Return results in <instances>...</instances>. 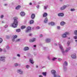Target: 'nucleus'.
I'll list each match as a JSON object with an SVG mask.
<instances>
[{
	"label": "nucleus",
	"mask_w": 77,
	"mask_h": 77,
	"mask_svg": "<svg viewBox=\"0 0 77 77\" xmlns=\"http://www.w3.org/2000/svg\"><path fill=\"white\" fill-rule=\"evenodd\" d=\"M14 20V22L13 23L11 24V26L14 28H16L18 26V21H17V17H14L13 18Z\"/></svg>",
	"instance_id": "obj_1"
},
{
	"label": "nucleus",
	"mask_w": 77,
	"mask_h": 77,
	"mask_svg": "<svg viewBox=\"0 0 77 77\" xmlns=\"http://www.w3.org/2000/svg\"><path fill=\"white\" fill-rule=\"evenodd\" d=\"M69 34V32H65V34H63L62 35V38H66V35H68Z\"/></svg>",
	"instance_id": "obj_2"
},
{
	"label": "nucleus",
	"mask_w": 77,
	"mask_h": 77,
	"mask_svg": "<svg viewBox=\"0 0 77 77\" xmlns=\"http://www.w3.org/2000/svg\"><path fill=\"white\" fill-rule=\"evenodd\" d=\"M27 30H26L25 32L26 33H28L29 32V30H31V27L30 26H28L26 28Z\"/></svg>",
	"instance_id": "obj_3"
},
{
	"label": "nucleus",
	"mask_w": 77,
	"mask_h": 77,
	"mask_svg": "<svg viewBox=\"0 0 77 77\" xmlns=\"http://www.w3.org/2000/svg\"><path fill=\"white\" fill-rule=\"evenodd\" d=\"M66 7H67V6L64 5L63 7L60 8V10H61V11L62 10H64Z\"/></svg>",
	"instance_id": "obj_4"
},
{
	"label": "nucleus",
	"mask_w": 77,
	"mask_h": 77,
	"mask_svg": "<svg viewBox=\"0 0 77 77\" xmlns=\"http://www.w3.org/2000/svg\"><path fill=\"white\" fill-rule=\"evenodd\" d=\"M59 46L60 47V48L61 49L62 53H64V51H63V48H62V46L60 45H59Z\"/></svg>",
	"instance_id": "obj_5"
},
{
	"label": "nucleus",
	"mask_w": 77,
	"mask_h": 77,
	"mask_svg": "<svg viewBox=\"0 0 77 77\" xmlns=\"http://www.w3.org/2000/svg\"><path fill=\"white\" fill-rule=\"evenodd\" d=\"M71 57L72 59H75V58H76V56H75V54H74L72 55Z\"/></svg>",
	"instance_id": "obj_6"
},
{
	"label": "nucleus",
	"mask_w": 77,
	"mask_h": 77,
	"mask_svg": "<svg viewBox=\"0 0 77 77\" xmlns=\"http://www.w3.org/2000/svg\"><path fill=\"white\" fill-rule=\"evenodd\" d=\"M35 38H33V39H30L29 42H33L34 41H35Z\"/></svg>",
	"instance_id": "obj_7"
},
{
	"label": "nucleus",
	"mask_w": 77,
	"mask_h": 77,
	"mask_svg": "<svg viewBox=\"0 0 77 77\" xmlns=\"http://www.w3.org/2000/svg\"><path fill=\"white\" fill-rule=\"evenodd\" d=\"M20 14L22 17H24L25 15V13L23 11H22L20 13Z\"/></svg>",
	"instance_id": "obj_8"
},
{
	"label": "nucleus",
	"mask_w": 77,
	"mask_h": 77,
	"mask_svg": "<svg viewBox=\"0 0 77 77\" xmlns=\"http://www.w3.org/2000/svg\"><path fill=\"white\" fill-rule=\"evenodd\" d=\"M58 15L59 17H63L64 16V14L62 13H60L58 14Z\"/></svg>",
	"instance_id": "obj_9"
},
{
	"label": "nucleus",
	"mask_w": 77,
	"mask_h": 77,
	"mask_svg": "<svg viewBox=\"0 0 77 77\" xmlns=\"http://www.w3.org/2000/svg\"><path fill=\"white\" fill-rule=\"evenodd\" d=\"M65 24H66L65 22H64V21H63L60 22V25L61 26H63L64 25H65Z\"/></svg>",
	"instance_id": "obj_10"
},
{
	"label": "nucleus",
	"mask_w": 77,
	"mask_h": 77,
	"mask_svg": "<svg viewBox=\"0 0 77 77\" xmlns=\"http://www.w3.org/2000/svg\"><path fill=\"white\" fill-rule=\"evenodd\" d=\"M0 60L2 61V60H4L5 59V57H0Z\"/></svg>",
	"instance_id": "obj_11"
},
{
	"label": "nucleus",
	"mask_w": 77,
	"mask_h": 77,
	"mask_svg": "<svg viewBox=\"0 0 77 77\" xmlns=\"http://www.w3.org/2000/svg\"><path fill=\"white\" fill-rule=\"evenodd\" d=\"M17 72H20V74H23V71H21V69L18 70L17 71Z\"/></svg>",
	"instance_id": "obj_12"
},
{
	"label": "nucleus",
	"mask_w": 77,
	"mask_h": 77,
	"mask_svg": "<svg viewBox=\"0 0 77 77\" xmlns=\"http://www.w3.org/2000/svg\"><path fill=\"white\" fill-rule=\"evenodd\" d=\"M35 14H32L31 15V18L32 19H34L35 18Z\"/></svg>",
	"instance_id": "obj_13"
},
{
	"label": "nucleus",
	"mask_w": 77,
	"mask_h": 77,
	"mask_svg": "<svg viewBox=\"0 0 77 77\" xmlns=\"http://www.w3.org/2000/svg\"><path fill=\"white\" fill-rule=\"evenodd\" d=\"M47 16V13H44L43 15V17H45Z\"/></svg>",
	"instance_id": "obj_14"
},
{
	"label": "nucleus",
	"mask_w": 77,
	"mask_h": 77,
	"mask_svg": "<svg viewBox=\"0 0 77 77\" xmlns=\"http://www.w3.org/2000/svg\"><path fill=\"white\" fill-rule=\"evenodd\" d=\"M29 47H25L24 48V51H27V50H29Z\"/></svg>",
	"instance_id": "obj_15"
},
{
	"label": "nucleus",
	"mask_w": 77,
	"mask_h": 77,
	"mask_svg": "<svg viewBox=\"0 0 77 77\" xmlns=\"http://www.w3.org/2000/svg\"><path fill=\"white\" fill-rule=\"evenodd\" d=\"M29 61L31 63L33 64L34 63V61H33L32 59H30Z\"/></svg>",
	"instance_id": "obj_16"
},
{
	"label": "nucleus",
	"mask_w": 77,
	"mask_h": 77,
	"mask_svg": "<svg viewBox=\"0 0 77 77\" xmlns=\"http://www.w3.org/2000/svg\"><path fill=\"white\" fill-rule=\"evenodd\" d=\"M26 26L23 25L21 26V29H25V28H26Z\"/></svg>",
	"instance_id": "obj_17"
},
{
	"label": "nucleus",
	"mask_w": 77,
	"mask_h": 77,
	"mask_svg": "<svg viewBox=\"0 0 77 77\" xmlns=\"http://www.w3.org/2000/svg\"><path fill=\"white\" fill-rule=\"evenodd\" d=\"M68 65V63L66 61L64 62V64H63V66H67Z\"/></svg>",
	"instance_id": "obj_18"
},
{
	"label": "nucleus",
	"mask_w": 77,
	"mask_h": 77,
	"mask_svg": "<svg viewBox=\"0 0 77 77\" xmlns=\"http://www.w3.org/2000/svg\"><path fill=\"white\" fill-rule=\"evenodd\" d=\"M46 42H50V39L49 38H47L46 40Z\"/></svg>",
	"instance_id": "obj_19"
},
{
	"label": "nucleus",
	"mask_w": 77,
	"mask_h": 77,
	"mask_svg": "<svg viewBox=\"0 0 77 77\" xmlns=\"http://www.w3.org/2000/svg\"><path fill=\"white\" fill-rule=\"evenodd\" d=\"M21 8V6L18 5L17 7L16 8V9H20Z\"/></svg>",
	"instance_id": "obj_20"
},
{
	"label": "nucleus",
	"mask_w": 77,
	"mask_h": 77,
	"mask_svg": "<svg viewBox=\"0 0 77 77\" xmlns=\"http://www.w3.org/2000/svg\"><path fill=\"white\" fill-rule=\"evenodd\" d=\"M47 21H48V19H47V18L46 17L45 18L44 20V22L45 23H47Z\"/></svg>",
	"instance_id": "obj_21"
},
{
	"label": "nucleus",
	"mask_w": 77,
	"mask_h": 77,
	"mask_svg": "<svg viewBox=\"0 0 77 77\" xmlns=\"http://www.w3.org/2000/svg\"><path fill=\"white\" fill-rule=\"evenodd\" d=\"M51 72L53 74H56V71L54 70H52L51 71Z\"/></svg>",
	"instance_id": "obj_22"
},
{
	"label": "nucleus",
	"mask_w": 77,
	"mask_h": 77,
	"mask_svg": "<svg viewBox=\"0 0 77 77\" xmlns=\"http://www.w3.org/2000/svg\"><path fill=\"white\" fill-rule=\"evenodd\" d=\"M34 23V21L33 20H31L30 21V23L29 24H33Z\"/></svg>",
	"instance_id": "obj_23"
},
{
	"label": "nucleus",
	"mask_w": 77,
	"mask_h": 77,
	"mask_svg": "<svg viewBox=\"0 0 77 77\" xmlns=\"http://www.w3.org/2000/svg\"><path fill=\"white\" fill-rule=\"evenodd\" d=\"M69 50H70V48H68L66 49V50L65 51V52L66 53H67V52H68V51H69Z\"/></svg>",
	"instance_id": "obj_24"
},
{
	"label": "nucleus",
	"mask_w": 77,
	"mask_h": 77,
	"mask_svg": "<svg viewBox=\"0 0 77 77\" xmlns=\"http://www.w3.org/2000/svg\"><path fill=\"white\" fill-rule=\"evenodd\" d=\"M74 33L76 36H77V30H75L74 31Z\"/></svg>",
	"instance_id": "obj_25"
},
{
	"label": "nucleus",
	"mask_w": 77,
	"mask_h": 77,
	"mask_svg": "<svg viewBox=\"0 0 77 77\" xmlns=\"http://www.w3.org/2000/svg\"><path fill=\"white\" fill-rule=\"evenodd\" d=\"M49 24H51V25H52V26H54V22H51V23H49Z\"/></svg>",
	"instance_id": "obj_26"
},
{
	"label": "nucleus",
	"mask_w": 77,
	"mask_h": 77,
	"mask_svg": "<svg viewBox=\"0 0 77 77\" xmlns=\"http://www.w3.org/2000/svg\"><path fill=\"white\" fill-rule=\"evenodd\" d=\"M20 31H21V29H16L17 32H20Z\"/></svg>",
	"instance_id": "obj_27"
},
{
	"label": "nucleus",
	"mask_w": 77,
	"mask_h": 77,
	"mask_svg": "<svg viewBox=\"0 0 77 77\" xmlns=\"http://www.w3.org/2000/svg\"><path fill=\"white\" fill-rule=\"evenodd\" d=\"M42 74H43V75H45H45H46V72H43L42 73Z\"/></svg>",
	"instance_id": "obj_28"
},
{
	"label": "nucleus",
	"mask_w": 77,
	"mask_h": 77,
	"mask_svg": "<svg viewBox=\"0 0 77 77\" xmlns=\"http://www.w3.org/2000/svg\"><path fill=\"white\" fill-rule=\"evenodd\" d=\"M3 41V40L2 38H0V43H1V42H2V41Z\"/></svg>",
	"instance_id": "obj_29"
},
{
	"label": "nucleus",
	"mask_w": 77,
	"mask_h": 77,
	"mask_svg": "<svg viewBox=\"0 0 77 77\" xmlns=\"http://www.w3.org/2000/svg\"><path fill=\"white\" fill-rule=\"evenodd\" d=\"M70 43V41H68L67 42V45H68V46H69V44Z\"/></svg>",
	"instance_id": "obj_30"
},
{
	"label": "nucleus",
	"mask_w": 77,
	"mask_h": 77,
	"mask_svg": "<svg viewBox=\"0 0 77 77\" xmlns=\"http://www.w3.org/2000/svg\"><path fill=\"white\" fill-rule=\"evenodd\" d=\"M56 59H57V58H54L53 59H52V60H53V61L55 60H56Z\"/></svg>",
	"instance_id": "obj_31"
},
{
	"label": "nucleus",
	"mask_w": 77,
	"mask_h": 77,
	"mask_svg": "<svg viewBox=\"0 0 77 77\" xmlns=\"http://www.w3.org/2000/svg\"><path fill=\"white\" fill-rule=\"evenodd\" d=\"M15 39V38H17V35H15L14 36V37H13Z\"/></svg>",
	"instance_id": "obj_32"
},
{
	"label": "nucleus",
	"mask_w": 77,
	"mask_h": 77,
	"mask_svg": "<svg viewBox=\"0 0 77 77\" xmlns=\"http://www.w3.org/2000/svg\"><path fill=\"white\" fill-rule=\"evenodd\" d=\"M70 11H75V9H71L70 10Z\"/></svg>",
	"instance_id": "obj_33"
},
{
	"label": "nucleus",
	"mask_w": 77,
	"mask_h": 77,
	"mask_svg": "<svg viewBox=\"0 0 77 77\" xmlns=\"http://www.w3.org/2000/svg\"><path fill=\"white\" fill-rule=\"evenodd\" d=\"M45 9H47V7H48V5H47V6H45Z\"/></svg>",
	"instance_id": "obj_34"
},
{
	"label": "nucleus",
	"mask_w": 77,
	"mask_h": 77,
	"mask_svg": "<svg viewBox=\"0 0 77 77\" xmlns=\"http://www.w3.org/2000/svg\"><path fill=\"white\" fill-rule=\"evenodd\" d=\"M26 68H29L30 67V66L28 65L26 66Z\"/></svg>",
	"instance_id": "obj_35"
},
{
	"label": "nucleus",
	"mask_w": 77,
	"mask_h": 77,
	"mask_svg": "<svg viewBox=\"0 0 77 77\" xmlns=\"http://www.w3.org/2000/svg\"><path fill=\"white\" fill-rule=\"evenodd\" d=\"M12 41H13V42H14L15 41V38H12Z\"/></svg>",
	"instance_id": "obj_36"
},
{
	"label": "nucleus",
	"mask_w": 77,
	"mask_h": 77,
	"mask_svg": "<svg viewBox=\"0 0 77 77\" xmlns=\"http://www.w3.org/2000/svg\"><path fill=\"white\" fill-rule=\"evenodd\" d=\"M36 29H39V26H37Z\"/></svg>",
	"instance_id": "obj_37"
},
{
	"label": "nucleus",
	"mask_w": 77,
	"mask_h": 77,
	"mask_svg": "<svg viewBox=\"0 0 77 77\" xmlns=\"http://www.w3.org/2000/svg\"><path fill=\"white\" fill-rule=\"evenodd\" d=\"M54 77H57V75H56L55 74H54Z\"/></svg>",
	"instance_id": "obj_38"
},
{
	"label": "nucleus",
	"mask_w": 77,
	"mask_h": 77,
	"mask_svg": "<svg viewBox=\"0 0 77 77\" xmlns=\"http://www.w3.org/2000/svg\"><path fill=\"white\" fill-rule=\"evenodd\" d=\"M20 41V39H17V40H16V42H18V41Z\"/></svg>",
	"instance_id": "obj_39"
},
{
	"label": "nucleus",
	"mask_w": 77,
	"mask_h": 77,
	"mask_svg": "<svg viewBox=\"0 0 77 77\" xmlns=\"http://www.w3.org/2000/svg\"><path fill=\"white\" fill-rule=\"evenodd\" d=\"M74 39H77V37L76 36H75L74 37Z\"/></svg>",
	"instance_id": "obj_40"
},
{
	"label": "nucleus",
	"mask_w": 77,
	"mask_h": 77,
	"mask_svg": "<svg viewBox=\"0 0 77 77\" xmlns=\"http://www.w3.org/2000/svg\"><path fill=\"white\" fill-rule=\"evenodd\" d=\"M3 15H2L1 16V18H3Z\"/></svg>",
	"instance_id": "obj_41"
},
{
	"label": "nucleus",
	"mask_w": 77,
	"mask_h": 77,
	"mask_svg": "<svg viewBox=\"0 0 77 77\" xmlns=\"http://www.w3.org/2000/svg\"><path fill=\"white\" fill-rule=\"evenodd\" d=\"M15 65V66H18V64L17 63H15L14 64Z\"/></svg>",
	"instance_id": "obj_42"
},
{
	"label": "nucleus",
	"mask_w": 77,
	"mask_h": 77,
	"mask_svg": "<svg viewBox=\"0 0 77 77\" xmlns=\"http://www.w3.org/2000/svg\"><path fill=\"white\" fill-rule=\"evenodd\" d=\"M3 51V49L1 48H0V51Z\"/></svg>",
	"instance_id": "obj_43"
},
{
	"label": "nucleus",
	"mask_w": 77,
	"mask_h": 77,
	"mask_svg": "<svg viewBox=\"0 0 77 77\" xmlns=\"http://www.w3.org/2000/svg\"><path fill=\"white\" fill-rule=\"evenodd\" d=\"M60 27L59 26L57 27V29H60Z\"/></svg>",
	"instance_id": "obj_44"
},
{
	"label": "nucleus",
	"mask_w": 77,
	"mask_h": 77,
	"mask_svg": "<svg viewBox=\"0 0 77 77\" xmlns=\"http://www.w3.org/2000/svg\"><path fill=\"white\" fill-rule=\"evenodd\" d=\"M6 38H7V39H9V36H6Z\"/></svg>",
	"instance_id": "obj_45"
},
{
	"label": "nucleus",
	"mask_w": 77,
	"mask_h": 77,
	"mask_svg": "<svg viewBox=\"0 0 77 77\" xmlns=\"http://www.w3.org/2000/svg\"><path fill=\"white\" fill-rule=\"evenodd\" d=\"M58 60H59V61H60V60H62V59L59 58L58 59Z\"/></svg>",
	"instance_id": "obj_46"
},
{
	"label": "nucleus",
	"mask_w": 77,
	"mask_h": 77,
	"mask_svg": "<svg viewBox=\"0 0 77 77\" xmlns=\"http://www.w3.org/2000/svg\"><path fill=\"white\" fill-rule=\"evenodd\" d=\"M39 77H43V76H42V75H39Z\"/></svg>",
	"instance_id": "obj_47"
},
{
	"label": "nucleus",
	"mask_w": 77,
	"mask_h": 77,
	"mask_svg": "<svg viewBox=\"0 0 77 77\" xmlns=\"http://www.w3.org/2000/svg\"><path fill=\"white\" fill-rule=\"evenodd\" d=\"M17 56H18V57H20V54H17Z\"/></svg>",
	"instance_id": "obj_48"
},
{
	"label": "nucleus",
	"mask_w": 77,
	"mask_h": 77,
	"mask_svg": "<svg viewBox=\"0 0 77 77\" xmlns=\"http://www.w3.org/2000/svg\"><path fill=\"white\" fill-rule=\"evenodd\" d=\"M29 5H32V3L31 2L29 3Z\"/></svg>",
	"instance_id": "obj_49"
},
{
	"label": "nucleus",
	"mask_w": 77,
	"mask_h": 77,
	"mask_svg": "<svg viewBox=\"0 0 77 77\" xmlns=\"http://www.w3.org/2000/svg\"><path fill=\"white\" fill-rule=\"evenodd\" d=\"M40 37H42V35H40Z\"/></svg>",
	"instance_id": "obj_50"
},
{
	"label": "nucleus",
	"mask_w": 77,
	"mask_h": 77,
	"mask_svg": "<svg viewBox=\"0 0 77 77\" xmlns=\"http://www.w3.org/2000/svg\"><path fill=\"white\" fill-rule=\"evenodd\" d=\"M32 34H29V36H32Z\"/></svg>",
	"instance_id": "obj_51"
},
{
	"label": "nucleus",
	"mask_w": 77,
	"mask_h": 77,
	"mask_svg": "<svg viewBox=\"0 0 77 77\" xmlns=\"http://www.w3.org/2000/svg\"><path fill=\"white\" fill-rule=\"evenodd\" d=\"M34 47H36V45H34Z\"/></svg>",
	"instance_id": "obj_52"
},
{
	"label": "nucleus",
	"mask_w": 77,
	"mask_h": 77,
	"mask_svg": "<svg viewBox=\"0 0 77 77\" xmlns=\"http://www.w3.org/2000/svg\"><path fill=\"white\" fill-rule=\"evenodd\" d=\"M4 52H6V50H4Z\"/></svg>",
	"instance_id": "obj_53"
},
{
	"label": "nucleus",
	"mask_w": 77,
	"mask_h": 77,
	"mask_svg": "<svg viewBox=\"0 0 77 77\" xmlns=\"http://www.w3.org/2000/svg\"><path fill=\"white\" fill-rule=\"evenodd\" d=\"M75 42H77V40H75Z\"/></svg>",
	"instance_id": "obj_54"
},
{
	"label": "nucleus",
	"mask_w": 77,
	"mask_h": 77,
	"mask_svg": "<svg viewBox=\"0 0 77 77\" xmlns=\"http://www.w3.org/2000/svg\"><path fill=\"white\" fill-rule=\"evenodd\" d=\"M6 5H7V4H5V5H4L5 6H6Z\"/></svg>",
	"instance_id": "obj_55"
},
{
	"label": "nucleus",
	"mask_w": 77,
	"mask_h": 77,
	"mask_svg": "<svg viewBox=\"0 0 77 77\" xmlns=\"http://www.w3.org/2000/svg\"><path fill=\"white\" fill-rule=\"evenodd\" d=\"M14 59H16V58L15 57H14Z\"/></svg>",
	"instance_id": "obj_56"
},
{
	"label": "nucleus",
	"mask_w": 77,
	"mask_h": 77,
	"mask_svg": "<svg viewBox=\"0 0 77 77\" xmlns=\"http://www.w3.org/2000/svg\"><path fill=\"white\" fill-rule=\"evenodd\" d=\"M55 46L57 45V44H55Z\"/></svg>",
	"instance_id": "obj_57"
},
{
	"label": "nucleus",
	"mask_w": 77,
	"mask_h": 77,
	"mask_svg": "<svg viewBox=\"0 0 77 77\" xmlns=\"http://www.w3.org/2000/svg\"><path fill=\"white\" fill-rule=\"evenodd\" d=\"M36 68H38V66H36Z\"/></svg>",
	"instance_id": "obj_58"
},
{
	"label": "nucleus",
	"mask_w": 77,
	"mask_h": 77,
	"mask_svg": "<svg viewBox=\"0 0 77 77\" xmlns=\"http://www.w3.org/2000/svg\"><path fill=\"white\" fill-rule=\"evenodd\" d=\"M68 39H70V38H69Z\"/></svg>",
	"instance_id": "obj_59"
},
{
	"label": "nucleus",
	"mask_w": 77,
	"mask_h": 77,
	"mask_svg": "<svg viewBox=\"0 0 77 77\" xmlns=\"http://www.w3.org/2000/svg\"><path fill=\"white\" fill-rule=\"evenodd\" d=\"M5 27H8V26H5Z\"/></svg>",
	"instance_id": "obj_60"
},
{
	"label": "nucleus",
	"mask_w": 77,
	"mask_h": 77,
	"mask_svg": "<svg viewBox=\"0 0 77 77\" xmlns=\"http://www.w3.org/2000/svg\"><path fill=\"white\" fill-rule=\"evenodd\" d=\"M62 0H60V2H62Z\"/></svg>",
	"instance_id": "obj_61"
},
{
	"label": "nucleus",
	"mask_w": 77,
	"mask_h": 77,
	"mask_svg": "<svg viewBox=\"0 0 77 77\" xmlns=\"http://www.w3.org/2000/svg\"><path fill=\"white\" fill-rule=\"evenodd\" d=\"M58 77H60V76H58Z\"/></svg>",
	"instance_id": "obj_62"
},
{
	"label": "nucleus",
	"mask_w": 77,
	"mask_h": 77,
	"mask_svg": "<svg viewBox=\"0 0 77 77\" xmlns=\"http://www.w3.org/2000/svg\"><path fill=\"white\" fill-rule=\"evenodd\" d=\"M67 6H68V5H67Z\"/></svg>",
	"instance_id": "obj_63"
},
{
	"label": "nucleus",
	"mask_w": 77,
	"mask_h": 77,
	"mask_svg": "<svg viewBox=\"0 0 77 77\" xmlns=\"http://www.w3.org/2000/svg\"><path fill=\"white\" fill-rule=\"evenodd\" d=\"M2 23H3V22H2Z\"/></svg>",
	"instance_id": "obj_64"
}]
</instances>
